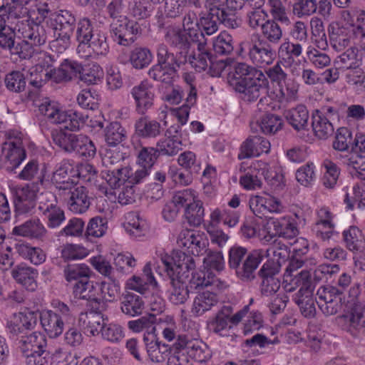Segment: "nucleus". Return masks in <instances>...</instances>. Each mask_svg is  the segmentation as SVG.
Segmentation results:
<instances>
[{"label":"nucleus","instance_id":"obj_7","mask_svg":"<svg viewBox=\"0 0 365 365\" xmlns=\"http://www.w3.org/2000/svg\"><path fill=\"white\" fill-rule=\"evenodd\" d=\"M51 136L54 144L66 153H75L84 158H92L96 155V148L86 135L59 130L53 131Z\"/></svg>","mask_w":365,"mask_h":365},{"label":"nucleus","instance_id":"obj_5","mask_svg":"<svg viewBox=\"0 0 365 365\" xmlns=\"http://www.w3.org/2000/svg\"><path fill=\"white\" fill-rule=\"evenodd\" d=\"M15 29L24 39L15 44L10 53L17 55L21 59L31 58L36 51L35 47L46 42L47 34L43 25L29 24V20L18 21Z\"/></svg>","mask_w":365,"mask_h":365},{"label":"nucleus","instance_id":"obj_43","mask_svg":"<svg viewBox=\"0 0 365 365\" xmlns=\"http://www.w3.org/2000/svg\"><path fill=\"white\" fill-rule=\"evenodd\" d=\"M312 127L314 135L319 139H327L334 131L332 122L314 111L312 115Z\"/></svg>","mask_w":365,"mask_h":365},{"label":"nucleus","instance_id":"obj_47","mask_svg":"<svg viewBox=\"0 0 365 365\" xmlns=\"http://www.w3.org/2000/svg\"><path fill=\"white\" fill-rule=\"evenodd\" d=\"M261 38L269 44H278L283 36L282 29L274 19H268L261 29Z\"/></svg>","mask_w":365,"mask_h":365},{"label":"nucleus","instance_id":"obj_24","mask_svg":"<svg viewBox=\"0 0 365 365\" xmlns=\"http://www.w3.org/2000/svg\"><path fill=\"white\" fill-rule=\"evenodd\" d=\"M157 62L178 73V71L187 62V56L184 55L183 51L174 54L169 51L167 45L160 43L157 48Z\"/></svg>","mask_w":365,"mask_h":365},{"label":"nucleus","instance_id":"obj_32","mask_svg":"<svg viewBox=\"0 0 365 365\" xmlns=\"http://www.w3.org/2000/svg\"><path fill=\"white\" fill-rule=\"evenodd\" d=\"M41 324L51 338L59 336L64 328V322L59 314L52 310L43 311L41 314Z\"/></svg>","mask_w":365,"mask_h":365},{"label":"nucleus","instance_id":"obj_28","mask_svg":"<svg viewBox=\"0 0 365 365\" xmlns=\"http://www.w3.org/2000/svg\"><path fill=\"white\" fill-rule=\"evenodd\" d=\"M76 16L68 10H59L51 17L54 32L73 34L76 27Z\"/></svg>","mask_w":365,"mask_h":365},{"label":"nucleus","instance_id":"obj_63","mask_svg":"<svg viewBox=\"0 0 365 365\" xmlns=\"http://www.w3.org/2000/svg\"><path fill=\"white\" fill-rule=\"evenodd\" d=\"M108 220L106 217L96 216L89 220L85 230L87 237H101L105 235L108 229Z\"/></svg>","mask_w":365,"mask_h":365},{"label":"nucleus","instance_id":"obj_2","mask_svg":"<svg viewBox=\"0 0 365 365\" xmlns=\"http://www.w3.org/2000/svg\"><path fill=\"white\" fill-rule=\"evenodd\" d=\"M269 250L255 249L251 251L242 246L234 245L229 250L228 265L235 270L237 277L244 283L252 282L257 278V269Z\"/></svg>","mask_w":365,"mask_h":365},{"label":"nucleus","instance_id":"obj_16","mask_svg":"<svg viewBox=\"0 0 365 365\" xmlns=\"http://www.w3.org/2000/svg\"><path fill=\"white\" fill-rule=\"evenodd\" d=\"M66 71L63 62L61 63L58 68L50 69L49 71L46 70L45 72L42 67L34 66L30 69L31 76L34 77L31 80L30 83L36 88H40L43 86V83L50 80L56 83L67 82L68 80Z\"/></svg>","mask_w":365,"mask_h":365},{"label":"nucleus","instance_id":"obj_14","mask_svg":"<svg viewBox=\"0 0 365 365\" xmlns=\"http://www.w3.org/2000/svg\"><path fill=\"white\" fill-rule=\"evenodd\" d=\"M209 16L217 20L226 28L235 29L240 26L241 21L234 12L227 9L226 4L220 0H210L208 4Z\"/></svg>","mask_w":365,"mask_h":365},{"label":"nucleus","instance_id":"obj_12","mask_svg":"<svg viewBox=\"0 0 365 365\" xmlns=\"http://www.w3.org/2000/svg\"><path fill=\"white\" fill-rule=\"evenodd\" d=\"M279 272V267L273 261L266 262L257 272V276L261 279L259 290L262 296H272L279 291L281 286L280 280L277 277Z\"/></svg>","mask_w":365,"mask_h":365},{"label":"nucleus","instance_id":"obj_52","mask_svg":"<svg viewBox=\"0 0 365 365\" xmlns=\"http://www.w3.org/2000/svg\"><path fill=\"white\" fill-rule=\"evenodd\" d=\"M103 76L102 68L97 63H87L82 66L80 81L88 84L94 85L101 81Z\"/></svg>","mask_w":365,"mask_h":365},{"label":"nucleus","instance_id":"obj_10","mask_svg":"<svg viewBox=\"0 0 365 365\" xmlns=\"http://www.w3.org/2000/svg\"><path fill=\"white\" fill-rule=\"evenodd\" d=\"M140 31L139 24L128 18L126 20H116L110 24V33L113 40L123 46H129L134 43Z\"/></svg>","mask_w":365,"mask_h":365},{"label":"nucleus","instance_id":"obj_27","mask_svg":"<svg viewBox=\"0 0 365 365\" xmlns=\"http://www.w3.org/2000/svg\"><path fill=\"white\" fill-rule=\"evenodd\" d=\"M67 204L70 211L73 213L86 212L91 204L87 188L84 186H78L74 188L69 194Z\"/></svg>","mask_w":365,"mask_h":365},{"label":"nucleus","instance_id":"obj_40","mask_svg":"<svg viewBox=\"0 0 365 365\" xmlns=\"http://www.w3.org/2000/svg\"><path fill=\"white\" fill-rule=\"evenodd\" d=\"M329 41L336 51H341L349 44L350 39L347 29L336 23H331L328 27Z\"/></svg>","mask_w":365,"mask_h":365},{"label":"nucleus","instance_id":"obj_44","mask_svg":"<svg viewBox=\"0 0 365 365\" xmlns=\"http://www.w3.org/2000/svg\"><path fill=\"white\" fill-rule=\"evenodd\" d=\"M46 175V170L40 169L36 160L29 161L19 173L18 177L23 180L34 182L31 184L42 185Z\"/></svg>","mask_w":365,"mask_h":365},{"label":"nucleus","instance_id":"obj_8","mask_svg":"<svg viewBox=\"0 0 365 365\" xmlns=\"http://www.w3.org/2000/svg\"><path fill=\"white\" fill-rule=\"evenodd\" d=\"M240 52L257 67L272 64L276 58V51L272 46L262 39L259 34L252 35L240 43Z\"/></svg>","mask_w":365,"mask_h":365},{"label":"nucleus","instance_id":"obj_20","mask_svg":"<svg viewBox=\"0 0 365 365\" xmlns=\"http://www.w3.org/2000/svg\"><path fill=\"white\" fill-rule=\"evenodd\" d=\"M343 235L348 249L356 252L354 257L356 267L363 270V257L360 254L363 253L365 249V242L363 240L361 231L358 227L352 226L344 230Z\"/></svg>","mask_w":365,"mask_h":365},{"label":"nucleus","instance_id":"obj_38","mask_svg":"<svg viewBox=\"0 0 365 365\" xmlns=\"http://www.w3.org/2000/svg\"><path fill=\"white\" fill-rule=\"evenodd\" d=\"M187 61L197 71L201 72L207 68L209 63H213L214 56L207 47V43L203 42L198 43L197 53L187 56Z\"/></svg>","mask_w":365,"mask_h":365},{"label":"nucleus","instance_id":"obj_62","mask_svg":"<svg viewBox=\"0 0 365 365\" xmlns=\"http://www.w3.org/2000/svg\"><path fill=\"white\" fill-rule=\"evenodd\" d=\"M153 59V54L147 48L137 47L130 53V61L136 69H142L148 66Z\"/></svg>","mask_w":365,"mask_h":365},{"label":"nucleus","instance_id":"obj_34","mask_svg":"<svg viewBox=\"0 0 365 365\" xmlns=\"http://www.w3.org/2000/svg\"><path fill=\"white\" fill-rule=\"evenodd\" d=\"M185 31L179 27L169 26L165 34V42L171 47L178 49L177 52H184L187 56L190 50V40H187Z\"/></svg>","mask_w":365,"mask_h":365},{"label":"nucleus","instance_id":"obj_19","mask_svg":"<svg viewBox=\"0 0 365 365\" xmlns=\"http://www.w3.org/2000/svg\"><path fill=\"white\" fill-rule=\"evenodd\" d=\"M181 130L180 125L170 126L165 133V138L157 143V150L160 155L173 156L180 150L182 141L179 135Z\"/></svg>","mask_w":365,"mask_h":365},{"label":"nucleus","instance_id":"obj_22","mask_svg":"<svg viewBox=\"0 0 365 365\" xmlns=\"http://www.w3.org/2000/svg\"><path fill=\"white\" fill-rule=\"evenodd\" d=\"M1 155L4 158V163L8 168L12 170L19 167L26 157L23 143L18 139L9 142L5 139Z\"/></svg>","mask_w":365,"mask_h":365},{"label":"nucleus","instance_id":"obj_41","mask_svg":"<svg viewBox=\"0 0 365 365\" xmlns=\"http://www.w3.org/2000/svg\"><path fill=\"white\" fill-rule=\"evenodd\" d=\"M135 133L138 136L145 138H154L161 133V125L148 117H141L135 123Z\"/></svg>","mask_w":365,"mask_h":365},{"label":"nucleus","instance_id":"obj_59","mask_svg":"<svg viewBox=\"0 0 365 365\" xmlns=\"http://www.w3.org/2000/svg\"><path fill=\"white\" fill-rule=\"evenodd\" d=\"M77 174L72 161L69 160H63L56 166V170L53 172L51 181L53 183H61L64 179L68 180Z\"/></svg>","mask_w":365,"mask_h":365},{"label":"nucleus","instance_id":"obj_17","mask_svg":"<svg viewBox=\"0 0 365 365\" xmlns=\"http://www.w3.org/2000/svg\"><path fill=\"white\" fill-rule=\"evenodd\" d=\"M249 205L252 212L259 217H262L267 212L279 213L284 208L279 199L267 193L251 197Z\"/></svg>","mask_w":365,"mask_h":365},{"label":"nucleus","instance_id":"obj_18","mask_svg":"<svg viewBox=\"0 0 365 365\" xmlns=\"http://www.w3.org/2000/svg\"><path fill=\"white\" fill-rule=\"evenodd\" d=\"M100 285L90 280L78 281L73 287V294L76 299L88 301L92 309H99Z\"/></svg>","mask_w":365,"mask_h":365},{"label":"nucleus","instance_id":"obj_21","mask_svg":"<svg viewBox=\"0 0 365 365\" xmlns=\"http://www.w3.org/2000/svg\"><path fill=\"white\" fill-rule=\"evenodd\" d=\"M269 150L270 143L267 139L259 135L250 136L241 145L238 159L259 156L263 153H268Z\"/></svg>","mask_w":365,"mask_h":365},{"label":"nucleus","instance_id":"obj_33","mask_svg":"<svg viewBox=\"0 0 365 365\" xmlns=\"http://www.w3.org/2000/svg\"><path fill=\"white\" fill-rule=\"evenodd\" d=\"M19 344V349L23 355L47 349V340L40 332L34 331L22 336Z\"/></svg>","mask_w":365,"mask_h":365},{"label":"nucleus","instance_id":"obj_60","mask_svg":"<svg viewBox=\"0 0 365 365\" xmlns=\"http://www.w3.org/2000/svg\"><path fill=\"white\" fill-rule=\"evenodd\" d=\"M85 222L80 217H72L66 225L58 232V237H78L85 235Z\"/></svg>","mask_w":365,"mask_h":365},{"label":"nucleus","instance_id":"obj_31","mask_svg":"<svg viewBox=\"0 0 365 365\" xmlns=\"http://www.w3.org/2000/svg\"><path fill=\"white\" fill-rule=\"evenodd\" d=\"M218 302L217 295L212 291L198 292L194 298L191 312L195 317L202 316L216 306Z\"/></svg>","mask_w":365,"mask_h":365},{"label":"nucleus","instance_id":"obj_51","mask_svg":"<svg viewBox=\"0 0 365 365\" xmlns=\"http://www.w3.org/2000/svg\"><path fill=\"white\" fill-rule=\"evenodd\" d=\"M153 9V6L146 0H130L128 4V14L138 20L149 17Z\"/></svg>","mask_w":365,"mask_h":365},{"label":"nucleus","instance_id":"obj_53","mask_svg":"<svg viewBox=\"0 0 365 365\" xmlns=\"http://www.w3.org/2000/svg\"><path fill=\"white\" fill-rule=\"evenodd\" d=\"M293 300L299 307L302 314L306 318H313L316 314L313 292L294 295Z\"/></svg>","mask_w":365,"mask_h":365},{"label":"nucleus","instance_id":"obj_48","mask_svg":"<svg viewBox=\"0 0 365 365\" xmlns=\"http://www.w3.org/2000/svg\"><path fill=\"white\" fill-rule=\"evenodd\" d=\"M264 168H260L262 172L258 170V168L255 165L252 167L250 171L247 172L244 175L240 178V185L246 190H256L262 187V182L259 175L264 174V170L267 168V165L264 163Z\"/></svg>","mask_w":365,"mask_h":365},{"label":"nucleus","instance_id":"obj_37","mask_svg":"<svg viewBox=\"0 0 365 365\" xmlns=\"http://www.w3.org/2000/svg\"><path fill=\"white\" fill-rule=\"evenodd\" d=\"M318 216L319 220L314 225L312 232L322 240H328L332 236L334 230L331 214L326 208H322L319 211Z\"/></svg>","mask_w":365,"mask_h":365},{"label":"nucleus","instance_id":"obj_3","mask_svg":"<svg viewBox=\"0 0 365 365\" xmlns=\"http://www.w3.org/2000/svg\"><path fill=\"white\" fill-rule=\"evenodd\" d=\"M176 257L173 264L177 277L185 284L190 292L203 287H212L218 289L227 287L226 282L215 277L212 272H207V277L203 272H197L192 256L182 252L178 253Z\"/></svg>","mask_w":365,"mask_h":365},{"label":"nucleus","instance_id":"obj_55","mask_svg":"<svg viewBox=\"0 0 365 365\" xmlns=\"http://www.w3.org/2000/svg\"><path fill=\"white\" fill-rule=\"evenodd\" d=\"M302 53V46L298 43H293L289 41H284L278 48V55L281 61L287 63H292L296 58Z\"/></svg>","mask_w":365,"mask_h":365},{"label":"nucleus","instance_id":"obj_58","mask_svg":"<svg viewBox=\"0 0 365 365\" xmlns=\"http://www.w3.org/2000/svg\"><path fill=\"white\" fill-rule=\"evenodd\" d=\"M197 89L195 86H190V91L185 99V103L175 110V115L178 122L180 123V126L187 123L190 114V109L195 105L197 102Z\"/></svg>","mask_w":365,"mask_h":365},{"label":"nucleus","instance_id":"obj_39","mask_svg":"<svg viewBox=\"0 0 365 365\" xmlns=\"http://www.w3.org/2000/svg\"><path fill=\"white\" fill-rule=\"evenodd\" d=\"M145 309V302L139 295L128 292L125 294L120 302L122 312L130 317L140 316Z\"/></svg>","mask_w":365,"mask_h":365},{"label":"nucleus","instance_id":"obj_54","mask_svg":"<svg viewBox=\"0 0 365 365\" xmlns=\"http://www.w3.org/2000/svg\"><path fill=\"white\" fill-rule=\"evenodd\" d=\"M205 209L201 200L197 199L185 210L184 217L188 224L193 227H198L204 222Z\"/></svg>","mask_w":365,"mask_h":365},{"label":"nucleus","instance_id":"obj_50","mask_svg":"<svg viewBox=\"0 0 365 365\" xmlns=\"http://www.w3.org/2000/svg\"><path fill=\"white\" fill-rule=\"evenodd\" d=\"M283 120L277 115L266 113L260 119L259 126L261 131L266 135H273L282 128ZM257 127L258 124L256 123Z\"/></svg>","mask_w":365,"mask_h":365},{"label":"nucleus","instance_id":"obj_23","mask_svg":"<svg viewBox=\"0 0 365 365\" xmlns=\"http://www.w3.org/2000/svg\"><path fill=\"white\" fill-rule=\"evenodd\" d=\"M11 274L18 284L28 291L34 292L38 286L36 279L38 276L36 269L25 263H21L12 269Z\"/></svg>","mask_w":365,"mask_h":365},{"label":"nucleus","instance_id":"obj_25","mask_svg":"<svg viewBox=\"0 0 365 365\" xmlns=\"http://www.w3.org/2000/svg\"><path fill=\"white\" fill-rule=\"evenodd\" d=\"M268 229H272V235L289 240L295 237L299 232L294 220L290 217L270 220L268 222Z\"/></svg>","mask_w":365,"mask_h":365},{"label":"nucleus","instance_id":"obj_64","mask_svg":"<svg viewBox=\"0 0 365 365\" xmlns=\"http://www.w3.org/2000/svg\"><path fill=\"white\" fill-rule=\"evenodd\" d=\"M4 84L9 91L20 93L25 90L26 85V77L21 71H13L6 75Z\"/></svg>","mask_w":365,"mask_h":365},{"label":"nucleus","instance_id":"obj_61","mask_svg":"<svg viewBox=\"0 0 365 365\" xmlns=\"http://www.w3.org/2000/svg\"><path fill=\"white\" fill-rule=\"evenodd\" d=\"M148 74L154 81H160L167 85L172 84L174 78L177 76L175 72L160 65L158 62L149 69Z\"/></svg>","mask_w":365,"mask_h":365},{"label":"nucleus","instance_id":"obj_26","mask_svg":"<svg viewBox=\"0 0 365 365\" xmlns=\"http://www.w3.org/2000/svg\"><path fill=\"white\" fill-rule=\"evenodd\" d=\"M287 123L296 131L308 130L309 115L307 107L299 104L284 111Z\"/></svg>","mask_w":365,"mask_h":365},{"label":"nucleus","instance_id":"obj_11","mask_svg":"<svg viewBox=\"0 0 365 365\" xmlns=\"http://www.w3.org/2000/svg\"><path fill=\"white\" fill-rule=\"evenodd\" d=\"M160 260L172 285L169 296L170 302L176 305L184 304L187 300L190 291L185 284L177 277L173 264L174 258L165 255L161 257Z\"/></svg>","mask_w":365,"mask_h":365},{"label":"nucleus","instance_id":"obj_49","mask_svg":"<svg viewBox=\"0 0 365 365\" xmlns=\"http://www.w3.org/2000/svg\"><path fill=\"white\" fill-rule=\"evenodd\" d=\"M128 173L127 168L120 167L112 170H103L101 172V175L111 188L117 189L127 181Z\"/></svg>","mask_w":365,"mask_h":365},{"label":"nucleus","instance_id":"obj_45","mask_svg":"<svg viewBox=\"0 0 365 365\" xmlns=\"http://www.w3.org/2000/svg\"><path fill=\"white\" fill-rule=\"evenodd\" d=\"M265 0H260L257 2L256 6H250L252 9L246 14V21L247 25L252 29H260L267 22V13L262 9Z\"/></svg>","mask_w":365,"mask_h":365},{"label":"nucleus","instance_id":"obj_4","mask_svg":"<svg viewBox=\"0 0 365 365\" xmlns=\"http://www.w3.org/2000/svg\"><path fill=\"white\" fill-rule=\"evenodd\" d=\"M363 288L359 283H355L349 292L351 305L349 311L338 317L344 330L354 336H359L365 331V305L364 304Z\"/></svg>","mask_w":365,"mask_h":365},{"label":"nucleus","instance_id":"obj_15","mask_svg":"<svg viewBox=\"0 0 365 365\" xmlns=\"http://www.w3.org/2000/svg\"><path fill=\"white\" fill-rule=\"evenodd\" d=\"M365 136L362 133H357L352 143L351 155L348 159L349 165L352 167L350 172L353 177L365 180L364 168L365 165Z\"/></svg>","mask_w":365,"mask_h":365},{"label":"nucleus","instance_id":"obj_13","mask_svg":"<svg viewBox=\"0 0 365 365\" xmlns=\"http://www.w3.org/2000/svg\"><path fill=\"white\" fill-rule=\"evenodd\" d=\"M135 100L136 110L139 114H145L153 106L155 89L148 80H143L135 86L130 91Z\"/></svg>","mask_w":365,"mask_h":365},{"label":"nucleus","instance_id":"obj_30","mask_svg":"<svg viewBox=\"0 0 365 365\" xmlns=\"http://www.w3.org/2000/svg\"><path fill=\"white\" fill-rule=\"evenodd\" d=\"M86 47L89 56L95 59L106 57L110 51L107 34L101 31H96L95 35L88 41Z\"/></svg>","mask_w":365,"mask_h":365},{"label":"nucleus","instance_id":"obj_42","mask_svg":"<svg viewBox=\"0 0 365 365\" xmlns=\"http://www.w3.org/2000/svg\"><path fill=\"white\" fill-rule=\"evenodd\" d=\"M76 39L78 43L77 50L86 48V43L95 35L93 24L87 17L81 18L76 24Z\"/></svg>","mask_w":365,"mask_h":365},{"label":"nucleus","instance_id":"obj_57","mask_svg":"<svg viewBox=\"0 0 365 365\" xmlns=\"http://www.w3.org/2000/svg\"><path fill=\"white\" fill-rule=\"evenodd\" d=\"M188 356L196 361L205 363L212 357V351L202 341L193 340L189 344Z\"/></svg>","mask_w":365,"mask_h":365},{"label":"nucleus","instance_id":"obj_6","mask_svg":"<svg viewBox=\"0 0 365 365\" xmlns=\"http://www.w3.org/2000/svg\"><path fill=\"white\" fill-rule=\"evenodd\" d=\"M38 110L51 123L63 124L65 129L71 131L80 130L88 117L77 110H63L58 103L47 98L42 100Z\"/></svg>","mask_w":365,"mask_h":365},{"label":"nucleus","instance_id":"obj_9","mask_svg":"<svg viewBox=\"0 0 365 365\" xmlns=\"http://www.w3.org/2000/svg\"><path fill=\"white\" fill-rule=\"evenodd\" d=\"M37 209L49 229H58L66 221L65 211L51 192L46 191L40 194L37 198Z\"/></svg>","mask_w":365,"mask_h":365},{"label":"nucleus","instance_id":"obj_56","mask_svg":"<svg viewBox=\"0 0 365 365\" xmlns=\"http://www.w3.org/2000/svg\"><path fill=\"white\" fill-rule=\"evenodd\" d=\"M137 164L140 167H145L151 169L156 163L160 154L157 148L140 147L135 148Z\"/></svg>","mask_w":365,"mask_h":365},{"label":"nucleus","instance_id":"obj_35","mask_svg":"<svg viewBox=\"0 0 365 365\" xmlns=\"http://www.w3.org/2000/svg\"><path fill=\"white\" fill-rule=\"evenodd\" d=\"M79 322L84 329L92 336L98 334L104 326L105 319L99 309H92L86 313H81L79 317Z\"/></svg>","mask_w":365,"mask_h":365},{"label":"nucleus","instance_id":"obj_1","mask_svg":"<svg viewBox=\"0 0 365 365\" xmlns=\"http://www.w3.org/2000/svg\"><path fill=\"white\" fill-rule=\"evenodd\" d=\"M280 85L287 78V73L282 68V61H278L264 73L255 66L245 62H236L228 73L227 81L243 101H256L266 93L269 82Z\"/></svg>","mask_w":365,"mask_h":365},{"label":"nucleus","instance_id":"obj_46","mask_svg":"<svg viewBox=\"0 0 365 365\" xmlns=\"http://www.w3.org/2000/svg\"><path fill=\"white\" fill-rule=\"evenodd\" d=\"M91 270L86 264H70L63 269V274L67 282H77L88 280L91 274Z\"/></svg>","mask_w":365,"mask_h":365},{"label":"nucleus","instance_id":"obj_29","mask_svg":"<svg viewBox=\"0 0 365 365\" xmlns=\"http://www.w3.org/2000/svg\"><path fill=\"white\" fill-rule=\"evenodd\" d=\"M12 232L18 236L42 240L46 235L48 231L39 219H34L14 227Z\"/></svg>","mask_w":365,"mask_h":365},{"label":"nucleus","instance_id":"obj_36","mask_svg":"<svg viewBox=\"0 0 365 365\" xmlns=\"http://www.w3.org/2000/svg\"><path fill=\"white\" fill-rule=\"evenodd\" d=\"M103 136L108 146L115 148L128 139V132L120 122L112 121L104 128Z\"/></svg>","mask_w":365,"mask_h":365}]
</instances>
